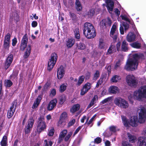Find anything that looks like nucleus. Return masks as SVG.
Returning <instances> with one entry per match:
<instances>
[{
	"label": "nucleus",
	"instance_id": "obj_48",
	"mask_svg": "<svg viewBox=\"0 0 146 146\" xmlns=\"http://www.w3.org/2000/svg\"><path fill=\"white\" fill-rule=\"evenodd\" d=\"M10 43L4 42L3 46L4 48L7 50H9V48L10 46Z\"/></svg>",
	"mask_w": 146,
	"mask_h": 146
},
{
	"label": "nucleus",
	"instance_id": "obj_64",
	"mask_svg": "<svg viewBox=\"0 0 146 146\" xmlns=\"http://www.w3.org/2000/svg\"><path fill=\"white\" fill-rule=\"evenodd\" d=\"M122 146H132V145L125 142H123Z\"/></svg>",
	"mask_w": 146,
	"mask_h": 146
},
{
	"label": "nucleus",
	"instance_id": "obj_32",
	"mask_svg": "<svg viewBox=\"0 0 146 146\" xmlns=\"http://www.w3.org/2000/svg\"><path fill=\"white\" fill-rule=\"evenodd\" d=\"M106 46V44L102 39H100L99 41L98 47L100 49L104 48Z\"/></svg>",
	"mask_w": 146,
	"mask_h": 146
},
{
	"label": "nucleus",
	"instance_id": "obj_33",
	"mask_svg": "<svg viewBox=\"0 0 146 146\" xmlns=\"http://www.w3.org/2000/svg\"><path fill=\"white\" fill-rule=\"evenodd\" d=\"M53 142L49 139H45L44 141L43 146H52Z\"/></svg>",
	"mask_w": 146,
	"mask_h": 146
},
{
	"label": "nucleus",
	"instance_id": "obj_51",
	"mask_svg": "<svg viewBox=\"0 0 146 146\" xmlns=\"http://www.w3.org/2000/svg\"><path fill=\"white\" fill-rule=\"evenodd\" d=\"M102 141V139L100 137H97L95 139L94 141V143L99 144L101 143Z\"/></svg>",
	"mask_w": 146,
	"mask_h": 146
},
{
	"label": "nucleus",
	"instance_id": "obj_2",
	"mask_svg": "<svg viewBox=\"0 0 146 146\" xmlns=\"http://www.w3.org/2000/svg\"><path fill=\"white\" fill-rule=\"evenodd\" d=\"M143 98H146V86L141 87L133 93H129L128 96L129 100L131 102L134 100L141 101Z\"/></svg>",
	"mask_w": 146,
	"mask_h": 146
},
{
	"label": "nucleus",
	"instance_id": "obj_21",
	"mask_svg": "<svg viewBox=\"0 0 146 146\" xmlns=\"http://www.w3.org/2000/svg\"><path fill=\"white\" fill-rule=\"evenodd\" d=\"M135 35L132 33H129L127 36V40L129 42H131L135 40Z\"/></svg>",
	"mask_w": 146,
	"mask_h": 146
},
{
	"label": "nucleus",
	"instance_id": "obj_44",
	"mask_svg": "<svg viewBox=\"0 0 146 146\" xmlns=\"http://www.w3.org/2000/svg\"><path fill=\"white\" fill-rule=\"evenodd\" d=\"M13 58V56L12 54H10L7 57L6 61L11 64Z\"/></svg>",
	"mask_w": 146,
	"mask_h": 146
},
{
	"label": "nucleus",
	"instance_id": "obj_47",
	"mask_svg": "<svg viewBox=\"0 0 146 146\" xmlns=\"http://www.w3.org/2000/svg\"><path fill=\"white\" fill-rule=\"evenodd\" d=\"M70 16L73 21H75L76 20V16L74 13L70 12Z\"/></svg>",
	"mask_w": 146,
	"mask_h": 146
},
{
	"label": "nucleus",
	"instance_id": "obj_8",
	"mask_svg": "<svg viewBox=\"0 0 146 146\" xmlns=\"http://www.w3.org/2000/svg\"><path fill=\"white\" fill-rule=\"evenodd\" d=\"M44 119V118L42 117H40L38 118L37 130L39 133L41 132L46 129V125Z\"/></svg>",
	"mask_w": 146,
	"mask_h": 146
},
{
	"label": "nucleus",
	"instance_id": "obj_39",
	"mask_svg": "<svg viewBox=\"0 0 146 146\" xmlns=\"http://www.w3.org/2000/svg\"><path fill=\"white\" fill-rule=\"evenodd\" d=\"M84 76H80L78 78L76 85L78 86L80 85L84 82Z\"/></svg>",
	"mask_w": 146,
	"mask_h": 146
},
{
	"label": "nucleus",
	"instance_id": "obj_61",
	"mask_svg": "<svg viewBox=\"0 0 146 146\" xmlns=\"http://www.w3.org/2000/svg\"><path fill=\"white\" fill-rule=\"evenodd\" d=\"M121 19H122L127 21H129V20L127 18V17L126 15H121Z\"/></svg>",
	"mask_w": 146,
	"mask_h": 146
},
{
	"label": "nucleus",
	"instance_id": "obj_63",
	"mask_svg": "<svg viewBox=\"0 0 146 146\" xmlns=\"http://www.w3.org/2000/svg\"><path fill=\"white\" fill-rule=\"evenodd\" d=\"M104 143L105 146H110L111 145L110 142L108 140H107L105 141Z\"/></svg>",
	"mask_w": 146,
	"mask_h": 146
},
{
	"label": "nucleus",
	"instance_id": "obj_54",
	"mask_svg": "<svg viewBox=\"0 0 146 146\" xmlns=\"http://www.w3.org/2000/svg\"><path fill=\"white\" fill-rule=\"evenodd\" d=\"M111 99V98L110 97L108 98H106L104 99V100H102V102H101V103L102 104H105L107 102H108Z\"/></svg>",
	"mask_w": 146,
	"mask_h": 146
},
{
	"label": "nucleus",
	"instance_id": "obj_49",
	"mask_svg": "<svg viewBox=\"0 0 146 146\" xmlns=\"http://www.w3.org/2000/svg\"><path fill=\"white\" fill-rule=\"evenodd\" d=\"M75 122V120L74 119H72L70 121L68 124L67 127L69 128L71 126L73 125Z\"/></svg>",
	"mask_w": 146,
	"mask_h": 146
},
{
	"label": "nucleus",
	"instance_id": "obj_60",
	"mask_svg": "<svg viewBox=\"0 0 146 146\" xmlns=\"http://www.w3.org/2000/svg\"><path fill=\"white\" fill-rule=\"evenodd\" d=\"M38 23L36 21H33L31 23L32 26L33 27H36Z\"/></svg>",
	"mask_w": 146,
	"mask_h": 146
},
{
	"label": "nucleus",
	"instance_id": "obj_29",
	"mask_svg": "<svg viewBox=\"0 0 146 146\" xmlns=\"http://www.w3.org/2000/svg\"><path fill=\"white\" fill-rule=\"evenodd\" d=\"M80 108V105L78 104H75L70 109V111L72 113H74L78 111Z\"/></svg>",
	"mask_w": 146,
	"mask_h": 146
},
{
	"label": "nucleus",
	"instance_id": "obj_20",
	"mask_svg": "<svg viewBox=\"0 0 146 146\" xmlns=\"http://www.w3.org/2000/svg\"><path fill=\"white\" fill-rule=\"evenodd\" d=\"M16 105L14 106V104H13L11 106L7 112V116L8 118H11L13 115L16 109Z\"/></svg>",
	"mask_w": 146,
	"mask_h": 146
},
{
	"label": "nucleus",
	"instance_id": "obj_26",
	"mask_svg": "<svg viewBox=\"0 0 146 146\" xmlns=\"http://www.w3.org/2000/svg\"><path fill=\"white\" fill-rule=\"evenodd\" d=\"M31 50V47L30 45H28L27 47L26 51L25 52L24 55V57L25 58H27L29 56Z\"/></svg>",
	"mask_w": 146,
	"mask_h": 146
},
{
	"label": "nucleus",
	"instance_id": "obj_15",
	"mask_svg": "<svg viewBox=\"0 0 146 146\" xmlns=\"http://www.w3.org/2000/svg\"><path fill=\"white\" fill-rule=\"evenodd\" d=\"M28 38L27 35L25 34L23 36L21 41V43L20 47V49L22 50H23L26 47L28 42Z\"/></svg>",
	"mask_w": 146,
	"mask_h": 146
},
{
	"label": "nucleus",
	"instance_id": "obj_6",
	"mask_svg": "<svg viewBox=\"0 0 146 146\" xmlns=\"http://www.w3.org/2000/svg\"><path fill=\"white\" fill-rule=\"evenodd\" d=\"M116 105L122 109H127L129 106L128 102L125 100L120 97L115 98L114 100Z\"/></svg>",
	"mask_w": 146,
	"mask_h": 146
},
{
	"label": "nucleus",
	"instance_id": "obj_14",
	"mask_svg": "<svg viewBox=\"0 0 146 146\" xmlns=\"http://www.w3.org/2000/svg\"><path fill=\"white\" fill-rule=\"evenodd\" d=\"M65 70L64 67L61 66L59 67L57 71V77L59 79H60L63 78L65 74Z\"/></svg>",
	"mask_w": 146,
	"mask_h": 146
},
{
	"label": "nucleus",
	"instance_id": "obj_50",
	"mask_svg": "<svg viewBox=\"0 0 146 146\" xmlns=\"http://www.w3.org/2000/svg\"><path fill=\"white\" fill-rule=\"evenodd\" d=\"M11 64L10 63L5 61L4 66V69L5 70H7L10 66Z\"/></svg>",
	"mask_w": 146,
	"mask_h": 146
},
{
	"label": "nucleus",
	"instance_id": "obj_31",
	"mask_svg": "<svg viewBox=\"0 0 146 146\" xmlns=\"http://www.w3.org/2000/svg\"><path fill=\"white\" fill-rule=\"evenodd\" d=\"M76 7L78 11H81L82 9V7L80 1L79 0H76L75 3Z\"/></svg>",
	"mask_w": 146,
	"mask_h": 146
},
{
	"label": "nucleus",
	"instance_id": "obj_18",
	"mask_svg": "<svg viewBox=\"0 0 146 146\" xmlns=\"http://www.w3.org/2000/svg\"><path fill=\"white\" fill-rule=\"evenodd\" d=\"M105 2L107 4L106 7L108 11L110 13H111L113 8V2L111 0H106Z\"/></svg>",
	"mask_w": 146,
	"mask_h": 146
},
{
	"label": "nucleus",
	"instance_id": "obj_13",
	"mask_svg": "<svg viewBox=\"0 0 146 146\" xmlns=\"http://www.w3.org/2000/svg\"><path fill=\"white\" fill-rule=\"evenodd\" d=\"M112 23L111 20L109 18H107L102 20L100 22V26L101 27H106L108 26H110Z\"/></svg>",
	"mask_w": 146,
	"mask_h": 146
},
{
	"label": "nucleus",
	"instance_id": "obj_46",
	"mask_svg": "<svg viewBox=\"0 0 146 146\" xmlns=\"http://www.w3.org/2000/svg\"><path fill=\"white\" fill-rule=\"evenodd\" d=\"M100 76V72L99 71L97 70L94 74L93 79L94 80H96Z\"/></svg>",
	"mask_w": 146,
	"mask_h": 146
},
{
	"label": "nucleus",
	"instance_id": "obj_53",
	"mask_svg": "<svg viewBox=\"0 0 146 146\" xmlns=\"http://www.w3.org/2000/svg\"><path fill=\"white\" fill-rule=\"evenodd\" d=\"M54 132V128H52L51 129L49 130L48 133V135L49 136H52Z\"/></svg>",
	"mask_w": 146,
	"mask_h": 146
},
{
	"label": "nucleus",
	"instance_id": "obj_25",
	"mask_svg": "<svg viewBox=\"0 0 146 146\" xmlns=\"http://www.w3.org/2000/svg\"><path fill=\"white\" fill-rule=\"evenodd\" d=\"M138 146H146V138L139 137Z\"/></svg>",
	"mask_w": 146,
	"mask_h": 146
},
{
	"label": "nucleus",
	"instance_id": "obj_35",
	"mask_svg": "<svg viewBox=\"0 0 146 146\" xmlns=\"http://www.w3.org/2000/svg\"><path fill=\"white\" fill-rule=\"evenodd\" d=\"M127 135L130 142L133 143L135 141L136 138L135 136L133 135L128 133H127Z\"/></svg>",
	"mask_w": 146,
	"mask_h": 146
},
{
	"label": "nucleus",
	"instance_id": "obj_24",
	"mask_svg": "<svg viewBox=\"0 0 146 146\" xmlns=\"http://www.w3.org/2000/svg\"><path fill=\"white\" fill-rule=\"evenodd\" d=\"M109 91L110 93L115 94L119 92V89L116 86H111L109 88Z\"/></svg>",
	"mask_w": 146,
	"mask_h": 146
},
{
	"label": "nucleus",
	"instance_id": "obj_52",
	"mask_svg": "<svg viewBox=\"0 0 146 146\" xmlns=\"http://www.w3.org/2000/svg\"><path fill=\"white\" fill-rule=\"evenodd\" d=\"M11 35L10 33H7L5 36L4 40L10 41Z\"/></svg>",
	"mask_w": 146,
	"mask_h": 146
},
{
	"label": "nucleus",
	"instance_id": "obj_62",
	"mask_svg": "<svg viewBox=\"0 0 146 146\" xmlns=\"http://www.w3.org/2000/svg\"><path fill=\"white\" fill-rule=\"evenodd\" d=\"M121 64L120 61H118L116 63L115 65V69H117Z\"/></svg>",
	"mask_w": 146,
	"mask_h": 146
},
{
	"label": "nucleus",
	"instance_id": "obj_28",
	"mask_svg": "<svg viewBox=\"0 0 146 146\" xmlns=\"http://www.w3.org/2000/svg\"><path fill=\"white\" fill-rule=\"evenodd\" d=\"M128 44L126 42L125 40L123 41L121 45V50L125 52L127 51L128 50Z\"/></svg>",
	"mask_w": 146,
	"mask_h": 146
},
{
	"label": "nucleus",
	"instance_id": "obj_30",
	"mask_svg": "<svg viewBox=\"0 0 146 146\" xmlns=\"http://www.w3.org/2000/svg\"><path fill=\"white\" fill-rule=\"evenodd\" d=\"M120 76L117 75L113 76L111 79V82L112 83H116L119 82L120 80Z\"/></svg>",
	"mask_w": 146,
	"mask_h": 146
},
{
	"label": "nucleus",
	"instance_id": "obj_19",
	"mask_svg": "<svg viewBox=\"0 0 146 146\" xmlns=\"http://www.w3.org/2000/svg\"><path fill=\"white\" fill-rule=\"evenodd\" d=\"M57 100L56 99H54L52 100L49 103L47 109L48 110H52L56 106Z\"/></svg>",
	"mask_w": 146,
	"mask_h": 146
},
{
	"label": "nucleus",
	"instance_id": "obj_7",
	"mask_svg": "<svg viewBox=\"0 0 146 146\" xmlns=\"http://www.w3.org/2000/svg\"><path fill=\"white\" fill-rule=\"evenodd\" d=\"M57 58V55L56 53H53L51 54L48 64L47 69L48 70L50 71L53 68L56 63Z\"/></svg>",
	"mask_w": 146,
	"mask_h": 146
},
{
	"label": "nucleus",
	"instance_id": "obj_43",
	"mask_svg": "<svg viewBox=\"0 0 146 146\" xmlns=\"http://www.w3.org/2000/svg\"><path fill=\"white\" fill-rule=\"evenodd\" d=\"M66 85L63 84L61 85L60 87L59 91L60 92H63L66 89Z\"/></svg>",
	"mask_w": 146,
	"mask_h": 146
},
{
	"label": "nucleus",
	"instance_id": "obj_57",
	"mask_svg": "<svg viewBox=\"0 0 146 146\" xmlns=\"http://www.w3.org/2000/svg\"><path fill=\"white\" fill-rule=\"evenodd\" d=\"M56 90L54 89H52L50 92V95L51 96H53L56 94Z\"/></svg>",
	"mask_w": 146,
	"mask_h": 146
},
{
	"label": "nucleus",
	"instance_id": "obj_1",
	"mask_svg": "<svg viewBox=\"0 0 146 146\" xmlns=\"http://www.w3.org/2000/svg\"><path fill=\"white\" fill-rule=\"evenodd\" d=\"M137 110L139 113V120L138 121L137 116H134L131 117L130 121H128L126 117L123 115H121V117L124 125L128 127L130 125L133 127H137L139 123H142L145 121L146 119V110L145 108L141 107L139 108Z\"/></svg>",
	"mask_w": 146,
	"mask_h": 146
},
{
	"label": "nucleus",
	"instance_id": "obj_11",
	"mask_svg": "<svg viewBox=\"0 0 146 146\" xmlns=\"http://www.w3.org/2000/svg\"><path fill=\"white\" fill-rule=\"evenodd\" d=\"M68 118L67 113L66 112H63L60 115L59 121V124L65 125L66 121Z\"/></svg>",
	"mask_w": 146,
	"mask_h": 146
},
{
	"label": "nucleus",
	"instance_id": "obj_55",
	"mask_svg": "<svg viewBox=\"0 0 146 146\" xmlns=\"http://www.w3.org/2000/svg\"><path fill=\"white\" fill-rule=\"evenodd\" d=\"M98 100V97L97 95H95L92 99L91 101L94 102V104L96 103L97 101Z\"/></svg>",
	"mask_w": 146,
	"mask_h": 146
},
{
	"label": "nucleus",
	"instance_id": "obj_23",
	"mask_svg": "<svg viewBox=\"0 0 146 146\" xmlns=\"http://www.w3.org/2000/svg\"><path fill=\"white\" fill-rule=\"evenodd\" d=\"M41 99V96L40 95L39 96L33 103L32 106V108L33 109H35L38 106L40 102Z\"/></svg>",
	"mask_w": 146,
	"mask_h": 146
},
{
	"label": "nucleus",
	"instance_id": "obj_12",
	"mask_svg": "<svg viewBox=\"0 0 146 146\" xmlns=\"http://www.w3.org/2000/svg\"><path fill=\"white\" fill-rule=\"evenodd\" d=\"M92 87L91 84L90 83H87L85 84L83 86L82 89L81 90L80 94L83 96Z\"/></svg>",
	"mask_w": 146,
	"mask_h": 146
},
{
	"label": "nucleus",
	"instance_id": "obj_37",
	"mask_svg": "<svg viewBox=\"0 0 146 146\" xmlns=\"http://www.w3.org/2000/svg\"><path fill=\"white\" fill-rule=\"evenodd\" d=\"M112 134V132L109 130H107L105 131L103 133V135L104 137H108L111 136Z\"/></svg>",
	"mask_w": 146,
	"mask_h": 146
},
{
	"label": "nucleus",
	"instance_id": "obj_3",
	"mask_svg": "<svg viewBox=\"0 0 146 146\" xmlns=\"http://www.w3.org/2000/svg\"><path fill=\"white\" fill-rule=\"evenodd\" d=\"M139 58V56L137 54L133 55L132 58L127 60L125 68L127 70L131 71L137 69L138 64V60Z\"/></svg>",
	"mask_w": 146,
	"mask_h": 146
},
{
	"label": "nucleus",
	"instance_id": "obj_38",
	"mask_svg": "<svg viewBox=\"0 0 146 146\" xmlns=\"http://www.w3.org/2000/svg\"><path fill=\"white\" fill-rule=\"evenodd\" d=\"M130 45L132 47L137 48H139L141 46V44L137 42L130 44Z\"/></svg>",
	"mask_w": 146,
	"mask_h": 146
},
{
	"label": "nucleus",
	"instance_id": "obj_5",
	"mask_svg": "<svg viewBox=\"0 0 146 146\" xmlns=\"http://www.w3.org/2000/svg\"><path fill=\"white\" fill-rule=\"evenodd\" d=\"M72 134V131H69L68 132L67 130L64 129L61 131L59 135L58 142L60 143L64 138L65 141H69Z\"/></svg>",
	"mask_w": 146,
	"mask_h": 146
},
{
	"label": "nucleus",
	"instance_id": "obj_27",
	"mask_svg": "<svg viewBox=\"0 0 146 146\" xmlns=\"http://www.w3.org/2000/svg\"><path fill=\"white\" fill-rule=\"evenodd\" d=\"M106 77L105 76H102L99 80L97 83L96 87L98 88L100 85H101L103 82H105L106 81Z\"/></svg>",
	"mask_w": 146,
	"mask_h": 146
},
{
	"label": "nucleus",
	"instance_id": "obj_34",
	"mask_svg": "<svg viewBox=\"0 0 146 146\" xmlns=\"http://www.w3.org/2000/svg\"><path fill=\"white\" fill-rule=\"evenodd\" d=\"M7 143V137L6 135H4L1 142V146H6Z\"/></svg>",
	"mask_w": 146,
	"mask_h": 146
},
{
	"label": "nucleus",
	"instance_id": "obj_59",
	"mask_svg": "<svg viewBox=\"0 0 146 146\" xmlns=\"http://www.w3.org/2000/svg\"><path fill=\"white\" fill-rule=\"evenodd\" d=\"M96 114H95L94 115L93 117L90 120L89 122L88 123V125H90L91 124L92 122L94 120L95 118L96 117Z\"/></svg>",
	"mask_w": 146,
	"mask_h": 146
},
{
	"label": "nucleus",
	"instance_id": "obj_56",
	"mask_svg": "<svg viewBox=\"0 0 146 146\" xmlns=\"http://www.w3.org/2000/svg\"><path fill=\"white\" fill-rule=\"evenodd\" d=\"M82 126H80L78 127L74 131L73 136H74L79 131V130L82 128Z\"/></svg>",
	"mask_w": 146,
	"mask_h": 146
},
{
	"label": "nucleus",
	"instance_id": "obj_45",
	"mask_svg": "<svg viewBox=\"0 0 146 146\" xmlns=\"http://www.w3.org/2000/svg\"><path fill=\"white\" fill-rule=\"evenodd\" d=\"M117 127L114 126H111L109 127V130L111 132L113 133L115 132L117 130Z\"/></svg>",
	"mask_w": 146,
	"mask_h": 146
},
{
	"label": "nucleus",
	"instance_id": "obj_58",
	"mask_svg": "<svg viewBox=\"0 0 146 146\" xmlns=\"http://www.w3.org/2000/svg\"><path fill=\"white\" fill-rule=\"evenodd\" d=\"M12 45L13 46H15L17 42V39L16 38H14L12 40Z\"/></svg>",
	"mask_w": 146,
	"mask_h": 146
},
{
	"label": "nucleus",
	"instance_id": "obj_10",
	"mask_svg": "<svg viewBox=\"0 0 146 146\" xmlns=\"http://www.w3.org/2000/svg\"><path fill=\"white\" fill-rule=\"evenodd\" d=\"M118 33L117 27L116 23L112 25L110 32V36L114 40H116L117 35Z\"/></svg>",
	"mask_w": 146,
	"mask_h": 146
},
{
	"label": "nucleus",
	"instance_id": "obj_41",
	"mask_svg": "<svg viewBox=\"0 0 146 146\" xmlns=\"http://www.w3.org/2000/svg\"><path fill=\"white\" fill-rule=\"evenodd\" d=\"M5 86L7 87H10L13 84L12 81L9 80H5Z\"/></svg>",
	"mask_w": 146,
	"mask_h": 146
},
{
	"label": "nucleus",
	"instance_id": "obj_36",
	"mask_svg": "<svg viewBox=\"0 0 146 146\" xmlns=\"http://www.w3.org/2000/svg\"><path fill=\"white\" fill-rule=\"evenodd\" d=\"M116 51L115 47V45H112L109 48L107 52L108 54H111Z\"/></svg>",
	"mask_w": 146,
	"mask_h": 146
},
{
	"label": "nucleus",
	"instance_id": "obj_22",
	"mask_svg": "<svg viewBox=\"0 0 146 146\" xmlns=\"http://www.w3.org/2000/svg\"><path fill=\"white\" fill-rule=\"evenodd\" d=\"M75 40L73 38H69L66 41V45L68 48H71L74 44Z\"/></svg>",
	"mask_w": 146,
	"mask_h": 146
},
{
	"label": "nucleus",
	"instance_id": "obj_9",
	"mask_svg": "<svg viewBox=\"0 0 146 146\" xmlns=\"http://www.w3.org/2000/svg\"><path fill=\"white\" fill-rule=\"evenodd\" d=\"M126 81L129 85L135 87L137 85V82L135 76L132 74H129L126 77Z\"/></svg>",
	"mask_w": 146,
	"mask_h": 146
},
{
	"label": "nucleus",
	"instance_id": "obj_17",
	"mask_svg": "<svg viewBox=\"0 0 146 146\" xmlns=\"http://www.w3.org/2000/svg\"><path fill=\"white\" fill-rule=\"evenodd\" d=\"M100 10L99 8L90 9L87 15L89 18H91L95 14H97Z\"/></svg>",
	"mask_w": 146,
	"mask_h": 146
},
{
	"label": "nucleus",
	"instance_id": "obj_4",
	"mask_svg": "<svg viewBox=\"0 0 146 146\" xmlns=\"http://www.w3.org/2000/svg\"><path fill=\"white\" fill-rule=\"evenodd\" d=\"M83 33L88 38H94L96 35L95 29L90 23H86L84 25Z\"/></svg>",
	"mask_w": 146,
	"mask_h": 146
},
{
	"label": "nucleus",
	"instance_id": "obj_16",
	"mask_svg": "<svg viewBox=\"0 0 146 146\" xmlns=\"http://www.w3.org/2000/svg\"><path fill=\"white\" fill-rule=\"evenodd\" d=\"M34 123V120L33 118H30L28 120L27 125L25 128V132L26 133H29L31 130Z\"/></svg>",
	"mask_w": 146,
	"mask_h": 146
},
{
	"label": "nucleus",
	"instance_id": "obj_42",
	"mask_svg": "<svg viewBox=\"0 0 146 146\" xmlns=\"http://www.w3.org/2000/svg\"><path fill=\"white\" fill-rule=\"evenodd\" d=\"M77 47L78 49L80 50H84L86 48L84 44L81 43L77 44Z\"/></svg>",
	"mask_w": 146,
	"mask_h": 146
},
{
	"label": "nucleus",
	"instance_id": "obj_40",
	"mask_svg": "<svg viewBox=\"0 0 146 146\" xmlns=\"http://www.w3.org/2000/svg\"><path fill=\"white\" fill-rule=\"evenodd\" d=\"M74 33L75 37L76 38L79 39L80 38L79 29L78 28L75 29L74 30Z\"/></svg>",
	"mask_w": 146,
	"mask_h": 146
}]
</instances>
